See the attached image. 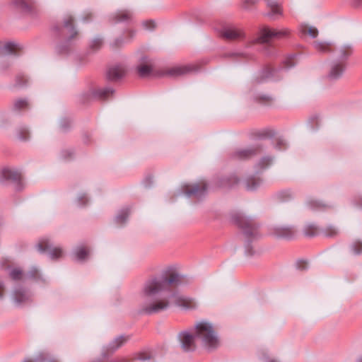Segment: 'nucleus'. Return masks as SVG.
I'll list each match as a JSON object with an SVG mask.
<instances>
[{"mask_svg":"<svg viewBox=\"0 0 362 362\" xmlns=\"http://www.w3.org/2000/svg\"><path fill=\"white\" fill-rule=\"evenodd\" d=\"M179 281L177 274L170 273L147 280L138 295L141 311L146 314L160 313L169 308L170 299L175 304L185 310H194L197 303L193 298L175 294H167L170 287Z\"/></svg>","mask_w":362,"mask_h":362,"instance_id":"obj_1","label":"nucleus"},{"mask_svg":"<svg viewBox=\"0 0 362 362\" xmlns=\"http://www.w3.org/2000/svg\"><path fill=\"white\" fill-rule=\"evenodd\" d=\"M195 337L207 349H215L219 345V340L212 325L207 322L202 321L196 324Z\"/></svg>","mask_w":362,"mask_h":362,"instance_id":"obj_2","label":"nucleus"},{"mask_svg":"<svg viewBox=\"0 0 362 362\" xmlns=\"http://www.w3.org/2000/svg\"><path fill=\"white\" fill-rule=\"evenodd\" d=\"M239 226L247 236H255L257 234V225L247 217L240 216L237 220Z\"/></svg>","mask_w":362,"mask_h":362,"instance_id":"obj_3","label":"nucleus"},{"mask_svg":"<svg viewBox=\"0 0 362 362\" xmlns=\"http://www.w3.org/2000/svg\"><path fill=\"white\" fill-rule=\"evenodd\" d=\"M185 194L187 197L195 196L200 197L206 189V184L204 181H200L194 185H185L182 187Z\"/></svg>","mask_w":362,"mask_h":362,"instance_id":"obj_4","label":"nucleus"},{"mask_svg":"<svg viewBox=\"0 0 362 362\" xmlns=\"http://www.w3.org/2000/svg\"><path fill=\"white\" fill-rule=\"evenodd\" d=\"M195 337L187 331L182 332L178 334L181 346L185 351H193L195 349Z\"/></svg>","mask_w":362,"mask_h":362,"instance_id":"obj_5","label":"nucleus"},{"mask_svg":"<svg viewBox=\"0 0 362 362\" xmlns=\"http://www.w3.org/2000/svg\"><path fill=\"white\" fill-rule=\"evenodd\" d=\"M37 248L40 252H47L52 259L59 258L62 255V250L59 247H52L47 240H42L37 244Z\"/></svg>","mask_w":362,"mask_h":362,"instance_id":"obj_6","label":"nucleus"},{"mask_svg":"<svg viewBox=\"0 0 362 362\" xmlns=\"http://www.w3.org/2000/svg\"><path fill=\"white\" fill-rule=\"evenodd\" d=\"M195 69L194 65H182V66H175L171 68H169L165 74L168 76L172 77H178L181 76L186 75Z\"/></svg>","mask_w":362,"mask_h":362,"instance_id":"obj_7","label":"nucleus"},{"mask_svg":"<svg viewBox=\"0 0 362 362\" xmlns=\"http://www.w3.org/2000/svg\"><path fill=\"white\" fill-rule=\"evenodd\" d=\"M267 6L269 9L268 16L274 20L279 19L283 16V8L281 4L276 0H267Z\"/></svg>","mask_w":362,"mask_h":362,"instance_id":"obj_8","label":"nucleus"},{"mask_svg":"<svg viewBox=\"0 0 362 362\" xmlns=\"http://www.w3.org/2000/svg\"><path fill=\"white\" fill-rule=\"evenodd\" d=\"M274 40V28L268 26L260 28L258 32L257 42L259 43H269Z\"/></svg>","mask_w":362,"mask_h":362,"instance_id":"obj_9","label":"nucleus"},{"mask_svg":"<svg viewBox=\"0 0 362 362\" xmlns=\"http://www.w3.org/2000/svg\"><path fill=\"white\" fill-rule=\"evenodd\" d=\"M222 36L226 39L233 40L243 37L244 33L239 28H227L223 30Z\"/></svg>","mask_w":362,"mask_h":362,"instance_id":"obj_10","label":"nucleus"},{"mask_svg":"<svg viewBox=\"0 0 362 362\" xmlns=\"http://www.w3.org/2000/svg\"><path fill=\"white\" fill-rule=\"evenodd\" d=\"M125 74V69L122 65H115L109 68L107 75L110 80H117Z\"/></svg>","mask_w":362,"mask_h":362,"instance_id":"obj_11","label":"nucleus"},{"mask_svg":"<svg viewBox=\"0 0 362 362\" xmlns=\"http://www.w3.org/2000/svg\"><path fill=\"white\" fill-rule=\"evenodd\" d=\"M21 177L18 172L10 168H4L0 172V182H3L6 180H18Z\"/></svg>","mask_w":362,"mask_h":362,"instance_id":"obj_12","label":"nucleus"},{"mask_svg":"<svg viewBox=\"0 0 362 362\" xmlns=\"http://www.w3.org/2000/svg\"><path fill=\"white\" fill-rule=\"evenodd\" d=\"M299 31L302 35H308L312 38H315L318 35V30L315 27L308 24H301L299 26Z\"/></svg>","mask_w":362,"mask_h":362,"instance_id":"obj_13","label":"nucleus"},{"mask_svg":"<svg viewBox=\"0 0 362 362\" xmlns=\"http://www.w3.org/2000/svg\"><path fill=\"white\" fill-rule=\"evenodd\" d=\"M344 71V65L342 63L334 64L329 73L328 77L331 80H335L341 76Z\"/></svg>","mask_w":362,"mask_h":362,"instance_id":"obj_14","label":"nucleus"},{"mask_svg":"<svg viewBox=\"0 0 362 362\" xmlns=\"http://www.w3.org/2000/svg\"><path fill=\"white\" fill-rule=\"evenodd\" d=\"M296 231L292 227H281L276 229V235L281 238H291Z\"/></svg>","mask_w":362,"mask_h":362,"instance_id":"obj_15","label":"nucleus"},{"mask_svg":"<svg viewBox=\"0 0 362 362\" xmlns=\"http://www.w3.org/2000/svg\"><path fill=\"white\" fill-rule=\"evenodd\" d=\"M257 151V148L240 149L235 152V156L239 159H245L254 155Z\"/></svg>","mask_w":362,"mask_h":362,"instance_id":"obj_16","label":"nucleus"},{"mask_svg":"<svg viewBox=\"0 0 362 362\" xmlns=\"http://www.w3.org/2000/svg\"><path fill=\"white\" fill-rule=\"evenodd\" d=\"M291 35V30L287 28L280 29L274 28V36L276 40L287 38Z\"/></svg>","mask_w":362,"mask_h":362,"instance_id":"obj_17","label":"nucleus"},{"mask_svg":"<svg viewBox=\"0 0 362 362\" xmlns=\"http://www.w3.org/2000/svg\"><path fill=\"white\" fill-rule=\"evenodd\" d=\"M89 254V251L85 247H78L74 252V257L78 260L85 259Z\"/></svg>","mask_w":362,"mask_h":362,"instance_id":"obj_18","label":"nucleus"},{"mask_svg":"<svg viewBox=\"0 0 362 362\" xmlns=\"http://www.w3.org/2000/svg\"><path fill=\"white\" fill-rule=\"evenodd\" d=\"M315 48L321 52H327L331 49V44L325 42H315Z\"/></svg>","mask_w":362,"mask_h":362,"instance_id":"obj_19","label":"nucleus"},{"mask_svg":"<svg viewBox=\"0 0 362 362\" xmlns=\"http://www.w3.org/2000/svg\"><path fill=\"white\" fill-rule=\"evenodd\" d=\"M138 72L141 76H147L152 71V67L150 64H142L137 68Z\"/></svg>","mask_w":362,"mask_h":362,"instance_id":"obj_20","label":"nucleus"},{"mask_svg":"<svg viewBox=\"0 0 362 362\" xmlns=\"http://www.w3.org/2000/svg\"><path fill=\"white\" fill-rule=\"evenodd\" d=\"M322 233L325 236L332 238L338 234V230L334 226H328L322 230Z\"/></svg>","mask_w":362,"mask_h":362,"instance_id":"obj_21","label":"nucleus"},{"mask_svg":"<svg viewBox=\"0 0 362 362\" xmlns=\"http://www.w3.org/2000/svg\"><path fill=\"white\" fill-rule=\"evenodd\" d=\"M128 340L127 337L124 336H120L116 338L111 344V346L112 349H116L120 347L122 344H124Z\"/></svg>","mask_w":362,"mask_h":362,"instance_id":"obj_22","label":"nucleus"},{"mask_svg":"<svg viewBox=\"0 0 362 362\" xmlns=\"http://www.w3.org/2000/svg\"><path fill=\"white\" fill-rule=\"evenodd\" d=\"M14 299L17 303L25 302L28 299L26 294L22 291H16L14 293Z\"/></svg>","mask_w":362,"mask_h":362,"instance_id":"obj_23","label":"nucleus"},{"mask_svg":"<svg viewBox=\"0 0 362 362\" xmlns=\"http://www.w3.org/2000/svg\"><path fill=\"white\" fill-rule=\"evenodd\" d=\"M132 14L129 11H122L118 13L117 15V21H123L128 20L131 18Z\"/></svg>","mask_w":362,"mask_h":362,"instance_id":"obj_24","label":"nucleus"},{"mask_svg":"<svg viewBox=\"0 0 362 362\" xmlns=\"http://www.w3.org/2000/svg\"><path fill=\"white\" fill-rule=\"evenodd\" d=\"M24 362H56L54 360L49 358L47 356L44 354H41L38 356L35 361H33L31 359L25 360Z\"/></svg>","mask_w":362,"mask_h":362,"instance_id":"obj_25","label":"nucleus"},{"mask_svg":"<svg viewBox=\"0 0 362 362\" xmlns=\"http://www.w3.org/2000/svg\"><path fill=\"white\" fill-rule=\"evenodd\" d=\"M128 215H129V210L128 209H124V210H122L116 217V221L118 223H124L127 218L128 217Z\"/></svg>","mask_w":362,"mask_h":362,"instance_id":"obj_26","label":"nucleus"},{"mask_svg":"<svg viewBox=\"0 0 362 362\" xmlns=\"http://www.w3.org/2000/svg\"><path fill=\"white\" fill-rule=\"evenodd\" d=\"M317 231V228L315 225H308L305 228V233L308 236L316 235Z\"/></svg>","mask_w":362,"mask_h":362,"instance_id":"obj_27","label":"nucleus"},{"mask_svg":"<svg viewBox=\"0 0 362 362\" xmlns=\"http://www.w3.org/2000/svg\"><path fill=\"white\" fill-rule=\"evenodd\" d=\"M22 271L19 269H14L10 273V276L13 280L21 279L22 277Z\"/></svg>","mask_w":362,"mask_h":362,"instance_id":"obj_28","label":"nucleus"},{"mask_svg":"<svg viewBox=\"0 0 362 362\" xmlns=\"http://www.w3.org/2000/svg\"><path fill=\"white\" fill-rule=\"evenodd\" d=\"M28 106V102L25 100L20 99L16 101L14 104V107L16 110H21L26 108Z\"/></svg>","mask_w":362,"mask_h":362,"instance_id":"obj_29","label":"nucleus"},{"mask_svg":"<svg viewBox=\"0 0 362 362\" xmlns=\"http://www.w3.org/2000/svg\"><path fill=\"white\" fill-rule=\"evenodd\" d=\"M102 44L103 40L101 39L95 38L91 42L90 47L93 50H97L98 49L100 48Z\"/></svg>","mask_w":362,"mask_h":362,"instance_id":"obj_30","label":"nucleus"},{"mask_svg":"<svg viewBox=\"0 0 362 362\" xmlns=\"http://www.w3.org/2000/svg\"><path fill=\"white\" fill-rule=\"evenodd\" d=\"M353 251L356 255L362 253V243L360 241H356L352 245Z\"/></svg>","mask_w":362,"mask_h":362,"instance_id":"obj_31","label":"nucleus"},{"mask_svg":"<svg viewBox=\"0 0 362 362\" xmlns=\"http://www.w3.org/2000/svg\"><path fill=\"white\" fill-rule=\"evenodd\" d=\"M259 181H255L254 180H248V182H247V188L248 189H250V190H252V189H255V187L259 185Z\"/></svg>","mask_w":362,"mask_h":362,"instance_id":"obj_32","label":"nucleus"},{"mask_svg":"<svg viewBox=\"0 0 362 362\" xmlns=\"http://www.w3.org/2000/svg\"><path fill=\"white\" fill-rule=\"evenodd\" d=\"M143 26L146 29H153L155 28V23L153 21H146L143 23Z\"/></svg>","mask_w":362,"mask_h":362,"instance_id":"obj_33","label":"nucleus"},{"mask_svg":"<svg viewBox=\"0 0 362 362\" xmlns=\"http://www.w3.org/2000/svg\"><path fill=\"white\" fill-rule=\"evenodd\" d=\"M341 56L342 57H346L349 56L351 54V50L350 47H346L343 48L341 50Z\"/></svg>","mask_w":362,"mask_h":362,"instance_id":"obj_34","label":"nucleus"},{"mask_svg":"<svg viewBox=\"0 0 362 362\" xmlns=\"http://www.w3.org/2000/svg\"><path fill=\"white\" fill-rule=\"evenodd\" d=\"M28 136V132L25 129H23L20 132L19 137L21 139H26Z\"/></svg>","mask_w":362,"mask_h":362,"instance_id":"obj_35","label":"nucleus"},{"mask_svg":"<svg viewBox=\"0 0 362 362\" xmlns=\"http://www.w3.org/2000/svg\"><path fill=\"white\" fill-rule=\"evenodd\" d=\"M110 94H112V90H110V89H107V90H103L101 91L100 93V95H101V97L103 98H107L108 97Z\"/></svg>","mask_w":362,"mask_h":362,"instance_id":"obj_36","label":"nucleus"},{"mask_svg":"<svg viewBox=\"0 0 362 362\" xmlns=\"http://www.w3.org/2000/svg\"><path fill=\"white\" fill-rule=\"evenodd\" d=\"M281 195H282V197H283V198H284V199H288V198H291V197H293V194H292L291 192H290V191H288H288H284V192H283L281 193Z\"/></svg>","mask_w":362,"mask_h":362,"instance_id":"obj_37","label":"nucleus"},{"mask_svg":"<svg viewBox=\"0 0 362 362\" xmlns=\"http://www.w3.org/2000/svg\"><path fill=\"white\" fill-rule=\"evenodd\" d=\"M5 48L9 51V52H13V50L16 49V45L13 43H8L6 46H5Z\"/></svg>","mask_w":362,"mask_h":362,"instance_id":"obj_38","label":"nucleus"},{"mask_svg":"<svg viewBox=\"0 0 362 362\" xmlns=\"http://www.w3.org/2000/svg\"><path fill=\"white\" fill-rule=\"evenodd\" d=\"M271 163V159L269 158H263L261 161V163L262 164L263 167H265L267 165H269Z\"/></svg>","mask_w":362,"mask_h":362,"instance_id":"obj_39","label":"nucleus"},{"mask_svg":"<svg viewBox=\"0 0 362 362\" xmlns=\"http://www.w3.org/2000/svg\"><path fill=\"white\" fill-rule=\"evenodd\" d=\"M87 202V199L85 196H83V197H80L78 198V202H79V204H85L86 202Z\"/></svg>","mask_w":362,"mask_h":362,"instance_id":"obj_40","label":"nucleus"},{"mask_svg":"<svg viewBox=\"0 0 362 362\" xmlns=\"http://www.w3.org/2000/svg\"><path fill=\"white\" fill-rule=\"evenodd\" d=\"M72 22H73V19H72V18L70 17L68 21H65L64 23H65V25L66 27H68V26H69V25L71 26L72 25Z\"/></svg>","mask_w":362,"mask_h":362,"instance_id":"obj_41","label":"nucleus"},{"mask_svg":"<svg viewBox=\"0 0 362 362\" xmlns=\"http://www.w3.org/2000/svg\"><path fill=\"white\" fill-rule=\"evenodd\" d=\"M24 1L23 0H18V1H16V4H19L21 6H23L24 5Z\"/></svg>","mask_w":362,"mask_h":362,"instance_id":"obj_42","label":"nucleus"},{"mask_svg":"<svg viewBox=\"0 0 362 362\" xmlns=\"http://www.w3.org/2000/svg\"><path fill=\"white\" fill-rule=\"evenodd\" d=\"M4 290V286L2 285V284L0 283V298L2 297V291Z\"/></svg>","mask_w":362,"mask_h":362,"instance_id":"obj_43","label":"nucleus"},{"mask_svg":"<svg viewBox=\"0 0 362 362\" xmlns=\"http://www.w3.org/2000/svg\"><path fill=\"white\" fill-rule=\"evenodd\" d=\"M245 4H247V3L249 4V3H250V4H254V0H246V1H245Z\"/></svg>","mask_w":362,"mask_h":362,"instance_id":"obj_44","label":"nucleus"},{"mask_svg":"<svg viewBox=\"0 0 362 362\" xmlns=\"http://www.w3.org/2000/svg\"><path fill=\"white\" fill-rule=\"evenodd\" d=\"M262 99L266 101H269L271 100V98L269 97H267V96L264 97Z\"/></svg>","mask_w":362,"mask_h":362,"instance_id":"obj_45","label":"nucleus"},{"mask_svg":"<svg viewBox=\"0 0 362 362\" xmlns=\"http://www.w3.org/2000/svg\"><path fill=\"white\" fill-rule=\"evenodd\" d=\"M118 43H119V40H116V41L115 42V43H114V46H115V47H117Z\"/></svg>","mask_w":362,"mask_h":362,"instance_id":"obj_46","label":"nucleus"},{"mask_svg":"<svg viewBox=\"0 0 362 362\" xmlns=\"http://www.w3.org/2000/svg\"><path fill=\"white\" fill-rule=\"evenodd\" d=\"M269 362H277V361L272 360V361H270Z\"/></svg>","mask_w":362,"mask_h":362,"instance_id":"obj_47","label":"nucleus"}]
</instances>
